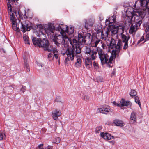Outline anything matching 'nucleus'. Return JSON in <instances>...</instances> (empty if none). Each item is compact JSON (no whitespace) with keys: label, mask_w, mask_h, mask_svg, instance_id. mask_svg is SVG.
I'll return each instance as SVG.
<instances>
[{"label":"nucleus","mask_w":149,"mask_h":149,"mask_svg":"<svg viewBox=\"0 0 149 149\" xmlns=\"http://www.w3.org/2000/svg\"><path fill=\"white\" fill-rule=\"evenodd\" d=\"M121 36V39H119L118 40V42L117 43L119 42L120 40L121 42V48L120 49V51L121 49L122 48V43H124V44L123 48V49L124 50L126 49L128 47V42L129 40V39L130 38V36L129 35H125L123 34V33L120 34ZM116 45L117 44H116Z\"/></svg>","instance_id":"8"},{"label":"nucleus","mask_w":149,"mask_h":149,"mask_svg":"<svg viewBox=\"0 0 149 149\" xmlns=\"http://www.w3.org/2000/svg\"><path fill=\"white\" fill-rule=\"evenodd\" d=\"M102 46L103 49H104L105 47V45L104 44H102Z\"/></svg>","instance_id":"51"},{"label":"nucleus","mask_w":149,"mask_h":149,"mask_svg":"<svg viewBox=\"0 0 149 149\" xmlns=\"http://www.w3.org/2000/svg\"><path fill=\"white\" fill-rule=\"evenodd\" d=\"M17 11L18 14L19 15V18L20 19L19 21L24 19V21H23L21 22L22 27L21 28V30L24 33V42L25 44H28V33H25L26 31H28V24L26 22L28 17L26 15L25 12V14L23 15L22 14L21 12H19L18 10Z\"/></svg>","instance_id":"5"},{"label":"nucleus","mask_w":149,"mask_h":149,"mask_svg":"<svg viewBox=\"0 0 149 149\" xmlns=\"http://www.w3.org/2000/svg\"><path fill=\"white\" fill-rule=\"evenodd\" d=\"M113 104L115 105H116L118 107L120 106H121L120 104H119L118 103H116V102L115 101H114L113 102Z\"/></svg>","instance_id":"47"},{"label":"nucleus","mask_w":149,"mask_h":149,"mask_svg":"<svg viewBox=\"0 0 149 149\" xmlns=\"http://www.w3.org/2000/svg\"><path fill=\"white\" fill-rule=\"evenodd\" d=\"M43 144H41L38 145V147L39 149H44L43 148Z\"/></svg>","instance_id":"42"},{"label":"nucleus","mask_w":149,"mask_h":149,"mask_svg":"<svg viewBox=\"0 0 149 149\" xmlns=\"http://www.w3.org/2000/svg\"><path fill=\"white\" fill-rule=\"evenodd\" d=\"M110 143H111L112 145H113L115 143V141H110Z\"/></svg>","instance_id":"52"},{"label":"nucleus","mask_w":149,"mask_h":149,"mask_svg":"<svg viewBox=\"0 0 149 149\" xmlns=\"http://www.w3.org/2000/svg\"><path fill=\"white\" fill-rule=\"evenodd\" d=\"M136 112L133 111L131 113V116L130 118V121H132L133 123H134L135 121L136 120Z\"/></svg>","instance_id":"22"},{"label":"nucleus","mask_w":149,"mask_h":149,"mask_svg":"<svg viewBox=\"0 0 149 149\" xmlns=\"http://www.w3.org/2000/svg\"><path fill=\"white\" fill-rule=\"evenodd\" d=\"M5 134L0 132V140H3L4 138H5Z\"/></svg>","instance_id":"37"},{"label":"nucleus","mask_w":149,"mask_h":149,"mask_svg":"<svg viewBox=\"0 0 149 149\" xmlns=\"http://www.w3.org/2000/svg\"><path fill=\"white\" fill-rule=\"evenodd\" d=\"M110 30L109 29H107V30L105 31L104 32L103 31H100L97 34L98 36H100V38L102 40H106L108 37V35L109 34Z\"/></svg>","instance_id":"12"},{"label":"nucleus","mask_w":149,"mask_h":149,"mask_svg":"<svg viewBox=\"0 0 149 149\" xmlns=\"http://www.w3.org/2000/svg\"><path fill=\"white\" fill-rule=\"evenodd\" d=\"M146 38L145 41H144L145 42L146 41H148L149 40V33H148V34H147L146 35Z\"/></svg>","instance_id":"41"},{"label":"nucleus","mask_w":149,"mask_h":149,"mask_svg":"<svg viewBox=\"0 0 149 149\" xmlns=\"http://www.w3.org/2000/svg\"><path fill=\"white\" fill-rule=\"evenodd\" d=\"M48 58L50 61H51L54 58V55L52 53H49L48 55Z\"/></svg>","instance_id":"34"},{"label":"nucleus","mask_w":149,"mask_h":149,"mask_svg":"<svg viewBox=\"0 0 149 149\" xmlns=\"http://www.w3.org/2000/svg\"><path fill=\"white\" fill-rule=\"evenodd\" d=\"M125 22L126 23L128 22L129 23L131 22L132 19V17L131 16H126L125 17Z\"/></svg>","instance_id":"32"},{"label":"nucleus","mask_w":149,"mask_h":149,"mask_svg":"<svg viewBox=\"0 0 149 149\" xmlns=\"http://www.w3.org/2000/svg\"><path fill=\"white\" fill-rule=\"evenodd\" d=\"M28 54L26 52H25L24 53L23 56L24 62V63L25 67L27 69L28 67Z\"/></svg>","instance_id":"20"},{"label":"nucleus","mask_w":149,"mask_h":149,"mask_svg":"<svg viewBox=\"0 0 149 149\" xmlns=\"http://www.w3.org/2000/svg\"><path fill=\"white\" fill-rule=\"evenodd\" d=\"M84 52L86 54H89L90 55V56L91 57V59L93 60H95L96 58L97 52L91 50L90 47L86 46L84 48Z\"/></svg>","instance_id":"9"},{"label":"nucleus","mask_w":149,"mask_h":149,"mask_svg":"<svg viewBox=\"0 0 149 149\" xmlns=\"http://www.w3.org/2000/svg\"><path fill=\"white\" fill-rule=\"evenodd\" d=\"M53 146H51L49 145L48 146V148L47 149H52Z\"/></svg>","instance_id":"50"},{"label":"nucleus","mask_w":149,"mask_h":149,"mask_svg":"<svg viewBox=\"0 0 149 149\" xmlns=\"http://www.w3.org/2000/svg\"><path fill=\"white\" fill-rule=\"evenodd\" d=\"M148 1L147 0H141L140 1V3L141 6L145 7L146 6V3H147Z\"/></svg>","instance_id":"29"},{"label":"nucleus","mask_w":149,"mask_h":149,"mask_svg":"<svg viewBox=\"0 0 149 149\" xmlns=\"http://www.w3.org/2000/svg\"><path fill=\"white\" fill-rule=\"evenodd\" d=\"M145 8L148 10V12L149 13V0L148 1L147 3H146V6H145Z\"/></svg>","instance_id":"39"},{"label":"nucleus","mask_w":149,"mask_h":149,"mask_svg":"<svg viewBox=\"0 0 149 149\" xmlns=\"http://www.w3.org/2000/svg\"><path fill=\"white\" fill-rule=\"evenodd\" d=\"M56 29H57V30L58 31H63L64 32H65V31L64 30L62 29L61 28V27L60 25H58V27H57V28Z\"/></svg>","instance_id":"43"},{"label":"nucleus","mask_w":149,"mask_h":149,"mask_svg":"<svg viewBox=\"0 0 149 149\" xmlns=\"http://www.w3.org/2000/svg\"><path fill=\"white\" fill-rule=\"evenodd\" d=\"M28 44H29V43H28Z\"/></svg>","instance_id":"56"},{"label":"nucleus","mask_w":149,"mask_h":149,"mask_svg":"<svg viewBox=\"0 0 149 149\" xmlns=\"http://www.w3.org/2000/svg\"><path fill=\"white\" fill-rule=\"evenodd\" d=\"M7 9L8 11V13L9 15L10 16V19L11 22L13 21H15L17 20V19H16L15 17V15L14 14V13L15 14V15L17 16V13H18V10H19V12H20V9H19L18 8H16L15 10H13V13L12 9V6L11 4L10 3H7ZM17 15H19L17 14Z\"/></svg>","instance_id":"7"},{"label":"nucleus","mask_w":149,"mask_h":149,"mask_svg":"<svg viewBox=\"0 0 149 149\" xmlns=\"http://www.w3.org/2000/svg\"><path fill=\"white\" fill-rule=\"evenodd\" d=\"M102 127L101 126H100L97 127L95 128V132L96 133H98L100 132V131L102 129Z\"/></svg>","instance_id":"35"},{"label":"nucleus","mask_w":149,"mask_h":149,"mask_svg":"<svg viewBox=\"0 0 149 149\" xmlns=\"http://www.w3.org/2000/svg\"><path fill=\"white\" fill-rule=\"evenodd\" d=\"M130 95L133 98L134 97L136 96L137 95V92L135 90H131L130 92Z\"/></svg>","instance_id":"27"},{"label":"nucleus","mask_w":149,"mask_h":149,"mask_svg":"<svg viewBox=\"0 0 149 149\" xmlns=\"http://www.w3.org/2000/svg\"><path fill=\"white\" fill-rule=\"evenodd\" d=\"M135 99V102L137 104H138L140 106H141V103L139 99V97L137 96H136L134 97Z\"/></svg>","instance_id":"31"},{"label":"nucleus","mask_w":149,"mask_h":149,"mask_svg":"<svg viewBox=\"0 0 149 149\" xmlns=\"http://www.w3.org/2000/svg\"><path fill=\"white\" fill-rule=\"evenodd\" d=\"M26 87L25 86H22V88H21L20 90V91L23 93H24V92L25 90Z\"/></svg>","instance_id":"45"},{"label":"nucleus","mask_w":149,"mask_h":149,"mask_svg":"<svg viewBox=\"0 0 149 149\" xmlns=\"http://www.w3.org/2000/svg\"><path fill=\"white\" fill-rule=\"evenodd\" d=\"M113 123L116 126H117L123 127L125 125V124L123 121L118 119L114 120L113 121Z\"/></svg>","instance_id":"17"},{"label":"nucleus","mask_w":149,"mask_h":149,"mask_svg":"<svg viewBox=\"0 0 149 149\" xmlns=\"http://www.w3.org/2000/svg\"><path fill=\"white\" fill-rule=\"evenodd\" d=\"M18 0H8V3L9 2L10 3V1H11L12 2H14L15 3V1H16V2H17Z\"/></svg>","instance_id":"48"},{"label":"nucleus","mask_w":149,"mask_h":149,"mask_svg":"<svg viewBox=\"0 0 149 149\" xmlns=\"http://www.w3.org/2000/svg\"><path fill=\"white\" fill-rule=\"evenodd\" d=\"M134 15V21L135 23V27L136 30L138 29L142 23V20L146 14V10L143 9H139L136 11Z\"/></svg>","instance_id":"6"},{"label":"nucleus","mask_w":149,"mask_h":149,"mask_svg":"<svg viewBox=\"0 0 149 149\" xmlns=\"http://www.w3.org/2000/svg\"><path fill=\"white\" fill-rule=\"evenodd\" d=\"M55 102H58V101L57 100V99H56L55 100Z\"/></svg>","instance_id":"54"},{"label":"nucleus","mask_w":149,"mask_h":149,"mask_svg":"<svg viewBox=\"0 0 149 149\" xmlns=\"http://www.w3.org/2000/svg\"><path fill=\"white\" fill-rule=\"evenodd\" d=\"M29 15L30 16L29 17V18H31L33 17V14L32 13L29 12Z\"/></svg>","instance_id":"46"},{"label":"nucleus","mask_w":149,"mask_h":149,"mask_svg":"<svg viewBox=\"0 0 149 149\" xmlns=\"http://www.w3.org/2000/svg\"><path fill=\"white\" fill-rule=\"evenodd\" d=\"M120 107L123 106H131L132 105L131 103L129 101H125L124 99H122L120 101Z\"/></svg>","instance_id":"19"},{"label":"nucleus","mask_w":149,"mask_h":149,"mask_svg":"<svg viewBox=\"0 0 149 149\" xmlns=\"http://www.w3.org/2000/svg\"><path fill=\"white\" fill-rule=\"evenodd\" d=\"M97 111L100 113L107 114L110 111V108L108 105L102 106L101 108L98 109Z\"/></svg>","instance_id":"13"},{"label":"nucleus","mask_w":149,"mask_h":149,"mask_svg":"<svg viewBox=\"0 0 149 149\" xmlns=\"http://www.w3.org/2000/svg\"><path fill=\"white\" fill-rule=\"evenodd\" d=\"M66 28V30L65 31L67 32L68 34H71L73 33L74 29L73 27L71 26L69 28H68L67 26Z\"/></svg>","instance_id":"25"},{"label":"nucleus","mask_w":149,"mask_h":149,"mask_svg":"<svg viewBox=\"0 0 149 149\" xmlns=\"http://www.w3.org/2000/svg\"><path fill=\"white\" fill-rule=\"evenodd\" d=\"M28 28L29 29V26Z\"/></svg>","instance_id":"57"},{"label":"nucleus","mask_w":149,"mask_h":149,"mask_svg":"<svg viewBox=\"0 0 149 149\" xmlns=\"http://www.w3.org/2000/svg\"><path fill=\"white\" fill-rule=\"evenodd\" d=\"M61 113L59 111H57L56 110L53 111L52 114L53 119L55 120L58 119V116H59L61 115Z\"/></svg>","instance_id":"18"},{"label":"nucleus","mask_w":149,"mask_h":149,"mask_svg":"<svg viewBox=\"0 0 149 149\" xmlns=\"http://www.w3.org/2000/svg\"><path fill=\"white\" fill-rule=\"evenodd\" d=\"M55 31V27L53 24H49L45 27V31L48 36L53 33Z\"/></svg>","instance_id":"10"},{"label":"nucleus","mask_w":149,"mask_h":149,"mask_svg":"<svg viewBox=\"0 0 149 149\" xmlns=\"http://www.w3.org/2000/svg\"><path fill=\"white\" fill-rule=\"evenodd\" d=\"M36 36H40V35H39V34H38V35H36Z\"/></svg>","instance_id":"55"},{"label":"nucleus","mask_w":149,"mask_h":149,"mask_svg":"<svg viewBox=\"0 0 149 149\" xmlns=\"http://www.w3.org/2000/svg\"><path fill=\"white\" fill-rule=\"evenodd\" d=\"M61 141V139L60 137H58L56 138L54 140V143H55L58 144L60 143Z\"/></svg>","instance_id":"36"},{"label":"nucleus","mask_w":149,"mask_h":149,"mask_svg":"<svg viewBox=\"0 0 149 149\" xmlns=\"http://www.w3.org/2000/svg\"><path fill=\"white\" fill-rule=\"evenodd\" d=\"M110 30L111 32V35L113 36L117 34V36L118 35V31L117 30L116 27L115 25Z\"/></svg>","instance_id":"24"},{"label":"nucleus","mask_w":149,"mask_h":149,"mask_svg":"<svg viewBox=\"0 0 149 149\" xmlns=\"http://www.w3.org/2000/svg\"><path fill=\"white\" fill-rule=\"evenodd\" d=\"M61 35L54 36L52 40L54 43L58 47H60V45H63L65 47H67V43L70 40H72V39L69 38L66 36L65 32L61 31L60 32Z\"/></svg>","instance_id":"4"},{"label":"nucleus","mask_w":149,"mask_h":149,"mask_svg":"<svg viewBox=\"0 0 149 149\" xmlns=\"http://www.w3.org/2000/svg\"><path fill=\"white\" fill-rule=\"evenodd\" d=\"M12 23V27L14 30L15 31L17 32H19L20 29L19 27H17L16 21L11 22Z\"/></svg>","instance_id":"21"},{"label":"nucleus","mask_w":149,"mask_h":149,"mask_svg":"<svg viewBox=\"0 0 149 149\" xmlns=\"http://www.w3.org/2000/svg\"><path fill=\"white\" fill-rule=\"evenodd\" d=\"M136 30L135 26H134L133 25H132L129 29V32L130 33H132Z\"/></svg>","instance_id":"28"},{"label":"nucleus","mask_w":149,"mask_h":149,"mask_svg":"<svg viewBox=\"0 0 149 149\" xmlns=\"http://www.w3.org/2000/svg\"><path fill=\"white\" fill-rule=\"evenodd\" d=\"M93 65L94 67L95 68H97L99 67L98 63L97 62H96L95 61H94L93 62Z\"/></svg>","instance_id":"38"},{"label":"nucleus","mask_w":149,"mask_h":149,"mask_svg":"<svg viewBox=\"0 0 149 149\" xmlns=\"http://www.w3.org/2000/svg\"><path fill=\"white\" fill-rule=\"evenodd\" d=\"M145 31L146 33H149V24L146 27Z\"/></svg>","instance_id":"44"},{"label":"nucleus","mask_w":149,"mask_h":149,"mask_svg":"<svg viewBox=\"0 0 149 149\" xmlns=\"http://www.w3.org/2000/svg\"><path fill=\"white\" fill-rule=\"evenodd\" d=\"M91 57H88L85 60V63L86 66L87 68H89L92 66V62Z\"/></svg>","instance_id":"16"},{"label":"nucleus","mask_w":149,"mask_h":149,"mask_svg":"<svg viewBox=\"0 0 149 149\" xmlns=\"http://www.w3.org/2000/svg\"><path fill=\"white\" fill-rule=\"evenodd\" d=\"M81 98L84 100L88 101L89 100V97L87 95H85L82 97Z\"/></svg>","instance_id":"33"},{"label":"nucleus","mask_w":149,"mask_h":149,"mask_svg":"<svg viewBox=\"0 0 149 149\" xmlns=\"http://www.w3.org/2000/svg\"><path fill=\"white\" fill-rule=\"evenodd\" d=\"M39 33H40L41 34H43V32L45 31V29H44V27L42 25L39 26Z\"/></svg>","instance_id":"30"},{"label":"nucleus","mask_w":149,"mask_h":149,"mask_svg":"<svg viewBox=\"0 0 149 149\" xmlns=\"http://www.w3.org/2000/svg\"><path fill=\"white\" fill-rule=\"evenodd\" d=\"M144 40V37L142 36L140 39L138 41L137 44H139Z\"/></svg>","instance_id":"40"},{"label":"nucleus","mask_w":149,"mask_h":149,"mask_svg":"<svg viewBox=\"0 0 149 149\" xmlns=\"http://www.w3.org/2000/svg\"><path fill=\"white\" fill-rule=\"evenodd\" d=\"M95 22V20L93 18H90L88 20H85L84 26L87 29L89 26L92 27Z\"/></svg>","instance_id":"14"},{"label":"nucleus","mask_w":149,"mask_h":149,"mask_svg":"<svg viewBox=\"0 0 149 149\" xmlns=\"http://www.w3.org/2000/svg\"><path fill=\"white\" fill-rule=\"evenodd\" d=\"M121 41L120 40L117 45L115 40L111 38L109 44V48L112 49L111 56L109 58V56L107 54L104 53L103 50L97 47V51L98 52L99 57L101 61L102 65L106 64L109 67H112L114 62L113 59L116 57H118L120 53V49L121 48Z\"/></svg>","instance_id":"2"},{"label":"nucleus","mask_w":149,"mask_h":149,"mask_svg":"<svg viewBox=\"0 0 149 149\" xmlns=\"http://www.w3.org/2000/svg\"><path fill=\"white\" fill-rule=\"evenodd\" d=\"M116 20V16L113 15L111 17L109 18L108 19H107L106 20V22H108L109 24H111L115 22Z\"/></svg>","instance_id":"23"},{"label":"nucleus","mask_w":149,"mask_h":149,"mask_svg":"<svg viewBox=\"0 0 149 149\" xmlns=\"http://www.w3.org/2000/svg\"><path fill=\"white\" fill-rule=\"evenodd\" d=\"M33 44L36 46L42 47L45 50L49 52L52 51L54 56L56 59H57L58 56V53L56 48H53L52 46L49 45L48 40L44 39L42 40L36 38L34 37L32 40Z\"/></svg>","instance_id":"3"},{"label":"nucleus","mask_w":149,"mask_h":149,"mask_svg":"<svg viewBox=\"0 0 149 149\" xmlns=\"http://www.w3.org/2000/svg\"><path fill=\"white\" fill-rule=\"evenodd\" d=\"M115 26L118 31V35H120L123 34L125 29V25L123 23L118 22Z\"/></svg>","instance_id":"11"},{"label":"nucleus","mask_w":149,"mask_h":149,"mask_svg":"<svg viewBox=\"0 0 149 149\" xmlns=\"http://www.w3.org/2000/svg\"><path fill=\"white\" fill-rule=\"evenodd\" d=\"M78 41L75 38L70 40V44L72 46V48L70 49L67 48L65 53L63 54V55L66 54L67 56L65 61L66 64L68 63V61L73 60L76 54L81 53L80 46L83 43L87 45L91 44L92 47H96L100 41L96 37H93L90 33H87L84 37L81 34H78Z\"/></svg>","instance_id":"1"},{"label":"nucleus","mask_w":149,"mask_h":149,"mask_svg":"<svg viewBox=\"0 0 149 149\" xmlns=\"http://www.w3.org/2000/svg\"><path fill=\"white\" fill-rule=\"evenodd\" d=\"M81 60L80 58L77 59V61L75 63V65L76 67H79L81 66Z\"/></svg>","instance_id":"26"},{"label":"nucleus","mask_w":149,"mask_h":149,"mask_svg":"<svg viewBox=\"0 0 149 149\" xmlns=\"http://www.w3.org/2000/svg\"><path fill=\"white\" fill-rule=\"evenodd\" d=\"M99 19H100V21H102L103 20V17H102L101 16H99Z\"/></svg>","instance_id":"49"},{"label":"nucleus","mask_w":149,"mask_h":149,"mask_svg":"<svg viewBox=\"0 0 149 149\" xmlns=\"http://www.w3.org/2000/svg\"><path fill=\"white\" fill-rule=\"evenodd\" d=\"M1 50H2V51H3L4 53H6V52L4 50V49H2Z\"/></svg>","instance_id":"53"},{"label":"nucleus","mask_w":149,"mask_h":149,"mask_svg":"<svg viewBox=\"0 0 149 149\" xmlns=\"http://www.w3.org/2000/svg\"><path fill=\"white\" fill-rule=\"evenodd\" d=\"M100 136L104 139L107 140L111 139L114 138L111 134L108 133L101 132Z\"/></svg>","instance_id":"15"}]
</instances>
